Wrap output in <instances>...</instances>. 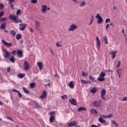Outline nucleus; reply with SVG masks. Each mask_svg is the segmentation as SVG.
<instances>
[{
    "instance_id": "nucleus-1",
    "label": "nucleus",
    "mask_w": 127,
    "mask_h": 127,
    "mask_svg": "<svg viewBox=\"0 0 127 127\" xmlns=\"http://www.w3.org/2000/svg\"><path fill=\"white\" fill-rule=\"evenodd\" d=\"M21 14V9H18L16 11V15H11L10 14L9 15V18L10 19H12L13 21H14L16 23H18L20 22V23H22V20L21 19H18V16L17 15H19L20 14Z\"/></svg>"
},
{
    "instance_id": "nucleus-2",
    "label": "nucleus",
    "mask_w": 127,
    "mask_h": 127,
    "mask_svg": "<svg viewBox=\"0 0 127 127\" xmlns=\"http://www.w3.org/2000/svg\"><path fill=\"white\" fill-rule=\"evenodd\" d=\"M24 69L25 71H28L30 69L29 64L27 62V61H25L23 64Z\"/></svg>"
},
{
    "instance_id": "nucleus-3",
    "label": "nucleus",
    "mask_w": 127,
    "mask_h": 127,
    "mask_svg": "<svg viewBox=\"0 0 127 127\" xmlns=\"http://www.w3.org/2000/svg\"><path fill=\"white\" fill-rule=\"evenodd\" d=\"M96 18H97L98 21L97 23L99 24H101V23H103V18L101 17V15H100L99 14H97V15L96 16Z\"/></svg>"
},
{
    "instance_id": "nucleus-4",
    "label": "nucleus",
    "mask_w": 127,
    "mask_h": 127,
    "mask_svg": "<svg viewBox=\"0 0 127 127\" xmlns=\"http://www.w3.org/2000/svg\"><path fill=\"white\" fill-rule=\"evenodd\" d=\"M77 28H78V27L75 24H73L70 26L68 30L69 31H74V30L77 29Z\"/></svg>"
},
{
    "instance_id": "nucleus-5",
    "label": "nucleus",
    "mask_w": 127,
    "mask_h": 127,
    "mask_svg": "<svg viewBox=\"0 0 127 127\" xmlns=\"http://www.w3.org/2000/svg\"><path fill=\"white\" fill-rule=\"evenodd\" d=\"M41 7H42L41 9V12L42 13H45L46 12V10H47V5H41Z\"/></svg>"
},
{
    "instance_id": "nucleus-6",
    "label": "nucleus",
    "mask_w": 127,
    "mask_h": 127,
    "mask_svg": "<svg viewBox=\"0 0 127 127\" xmlns=\"http://www.w3.org/2000/svg\"><path fill=\"white\" fill-rule=\"evenodd\" d=\"M20 27L19 28V30L21 31H23V30H25V28H26V24H20L19 25Z\"/></svg>"
},
{
    "instance_id": "nucleus-7",
    "label": "nucleus",
    "mask_w": 127,
    "mask_h": 127,
    "mask_svg": "<svg viewBox=\"0 0 127 127\" xmlns=\"http://www.w3.org/2000/svg\"><path fill=\"white\" fill-rule=\"evenodd\" d=\"M93 106L95 108H100L101 107V101H95L93 102Z\"/></svg>"
},
{
    "instance_id": "nucleus-8",
    "label": "nucleus",
    "mask_w": 127,
    "mask_h": 127,
    "mask_svg": "<svg viewBox=\"0 0 127 127\" xmlns=\"http://www.w3.org/2000/svg\"><path fill=\"white\" fill-rule=\"evenodd\" d=\"M1 42L4 45L6 46V47H11L12 46V43H8L3 40H1Z\"/></svg>"
},
{
    "instance_id": "nucleus-9",
    "label": "nucleus",
    "mask_w": 127,
    "mask_h": 127,
    "mask_svg": "<svg viewBox=\"0 0 127 127\" xmlns=\"http://www.w3.org/2000/svg\"><path fill=\"white\" fill-rule=\"evenodd\" d=\"M69 102L71 105H73V106H77V102L76 101V100L75 99H69Z\"/></svg>"
},
{
    "instance_id": "nucleus-10",
    "label": "nucleus",
    "mask_w": 127,
    "mask_h": 127,
    "mask_svg": "<svg viewBox=\"0 0 127 127\" xmlns=\"http://www.w3.org/2000/svg\"><path fill=\"white\" fill-rule=\"evenodd\" d=\"M96 40H97V48L98 50H100V48L101 47V41H100V39H99L98 37H96Z\"/></svg>"
},
{
    "instance_id": "nucleus-11",
    "label": "nucleus",
    "mask_w": 127,
    "mask_h": 127,
    "mask_svg": "<svg viewBox=\"0 0 127 127\" xmlns=\"http://www.w3.org/2000/svg\"><path fill=\"white\" fill-rule=\"evenodd\" d=\"M117 52L118 51H117L110 52V54L111 55V58L112 59H115V58L116 57V54H117Z\"/></svg>"
},
{
    "instance_id": "nucleus-12",
    "label": "nucleus",
    "mask_w": 127,
    "mask_h": 127,
    "mask_svg": "<svg viewBox=\"0 0 127 127\" xmlns=\"http://www.w3.org/2000/svg\"><path fill=\"white\" fill-rule=\"evenodd\" d=\"M98 91V88L97 87H93L90 89V92L92 94H96Z\"/></svg>"
},
{
    "instance_id": "nucleus-13",
    "label": "nucleus",
    "mask_w": 127,
    "mask_h": 127,
    "mask_svg": "<svg viewBox=\"0 0 127 127\" xmlns=\"http://www.w3.org/2000/svg\"><path fill=\"white\" fill-rule=\"evenodd\" d=\"M4 52L5 54L4 56L5 58H9V57H11L10 54H9L8 52H7V50H4Z\"/></svg>"
},
{
    "instance_id": "nucleus-14",
    "label": "nucleus",
    "mask_w": 127,
    "mask_h": 127,
    "mask_svg": "<svg viewBox=\"0 0 127 127\" xmlns=\"http://www.w3.org/2000/svg\"><path fill=\"white\" fill-rule=\"evenodd\" d=\"M37 64L39 68V70H42V68H43V63L42 62H39Z\"/></svg>"
},
{
    "instance_id": "nucleus-15",
    "label": "nucleus",
    "mask_w": 127,
    "mask_h": 127,
    "mask_svg": "<svg viewBox=\"0 0 127 127\" xmlns=\"http://www.w3.org/2000/svg\"><path fill=\"white\" fill-rule=\"evenodd\" d=\"M47 96V94H46V91L44 90L43 92L42 95L40 97L41 99H45Z\"/></svg>"
},
{
    "instance_id": "nucleus-16",
    "label": "nucleus",
    "mask_w": 127,
    "mask_h": 127,
    "mask_svg": "<svg viewBox=\"0 0 127 127\" xmlns=\"http://www.w3.org/2000/svg\"><path fill=\"white\" fill-rule=\"evenodd\" d=\"M76 122H71L69 123H68V125H67V127H74V126H75V125H76Z\"/></svg>"
},
{
    "instance_id": "nucleus-17",
    "label": "nucleus",
    "mask_w": 127,
    "mask_h": 127,
    "mask_svg": "<svg viewBox=\"0 0 127 127\" xmlns=\"http://www.w3.org/2000/svg\"><path fill=\"white\" fill-rule=\"evenodd\" d=\"M68 86L71 89H74V87H75L74 85V82L73 81H70L69 84H68Z\"/></svg>"
},
{
    "instance_id": "nucleus-18",
    "label": "nucleus",
    "mask_w": 127,
    "mask_h": 127,
    "mask_svg": "<svg viewBox=\"0 0 127 127\" xmlns=\"http://www.w3.org/2000/svg\"><path fill=\"white\" fill-rule=\"evenodd\" d=\"M23 52L21 50H18L17 51V55H18L19 57L21 58V57H22L23 56V55L22 54Z\"/></svg>"
},
{
    "instance_id": "nucleus-19",
    "label": "nucleus",
    "mask_w": 127,
    "mask_h": 127,
    "mask_svg": "<svg viewBox=\"0 0 127 127\" xmlns=\"http://www.w3.org/2000/svg\"><path fill=\"white\" fill-rule=\"evenodd\" d=\"M102 41L105 43V44H108V37H107V36L103 37Z\"/></svg>"
},
{
    "instance_id": "nucleus-20",
    "label": "nucleus",
    "mask_w": 127,
    "mask_h": 127,
    "mask_svg": "<svg viewBox=\"0 0 127 127\" xmlns=\"http://www.w3.org/2000/svg\"><path fill=\"white\" fill-rule=\"evenodd\" d=\"M86 3L85 1H81L79 4V6L80 7H83V6H86Z\"/></svg>"
},
{
    "instance_id": "nucleus-21",
    "label": "nucleus",
    "mask_w": 127,
    "mask_h": 127,
    "mask_svg": "<svg viewBox=\"0 0 127 127\" xmlns=\"http://www.w3.org/2000/svg\"><path fill=\"white\" fill-rule=\"evenodd\" d=\"M90 113H91V114H95V115H98V112L96 109H90Z\"/></svg>"
},
{
    "instance_id": "nucleus-22",
    "label": "nucleus",
    "mask_w": 127,
    "mask_h": 127,
    "mask_svg": "<svg viewBox=\"0 0 127 127\" xmlns=\"http://www.w3.org/2000/svg\"><path fill=\"white\" fill-rule=\"evenodd\" d=\"M25 76V73H19L18 75V78L20 79H22V78H24Z\"/></svg>"
},
{
    "instance_id": "nucleus-23",
    "label": "nucleus",
    "mask_w": 127,
    "mask_h": 127,
    "mask_svg": "<svg viewBox=\"0 0 127 127\" xmlns=\"http://www.w3.org/2000/svg\"><path fill=\"white\" fill-rule=\"evenodd\" d=\"M54 121H55V117H54V116L52 115L50 118V122L52 123L54 122Z\"/></svg>"
},
{
    "instance_id": "nucleus-24",
    "label": "nucleus",
    "mask_w": 127,
    "mask_h": 127,
    "mask_svg": "<svg viewBox=\"0 0 127 127\" xmlns=\"http://www.w3.org/2000/svg\"><path fill=\"white\" fill-rule=\"evenodd\" d=\"M89 80H92V82H97V80H95V77L92 75H89Z\"/></svg>"
},
{
    "instance_id": "nucleus-25",
    "label": "nucleus",
    "mask_w": 127,
    "mask_h": 127,
    "mask_svg": "<svg viewBox=\"0 0 127 127\" xmlns=\"http://www.w3.org/2000/svg\"><path fill=\"white\" fill-rule=\"evenodd\" d=\"M10 34H11V35H12V36H13V37H14V36H15V35L16 34V32L14 30H11L10 31Z\"/></svg>"
},
{
    "instance_id": "nucleus-26",
    "label": "nucleus",
    "mask_w": 127,
    "mask_h": 127,
    "mask_svg": "<svg viewBox=\"0 0 127 127\" xmlns=\"http://www.w3.org/2000/svg\"><path fill=\"white\" fill-rule=\"evenodd\" d=\"M99 121L102 124H105V123H106V120H104V119L102 117L99 118Z\"/></svg>"
},
{
    "instance_id": "nucleus-27",
    "label": "nucleus",
    "mask_w": 127,
    "mask_h": 127,
    "mask_svg": "<svg viewBox=\"0 0 127 127\" xmlns=\"http://www.w3.org/2000/svg\"><path fill=\"white\" fill-rule=\"evenodd\" d=\"M106 93H107V91H106V89L102 90L101 92V96H105L106 95Z\"/></svg>"
},
{
    "instance_id": "nucleus-28",
    "label": "nucleus",
    "mask_w": 127,
    "mask_h": 127,
    "mask_svg": "<svg viewBox=\"0 0 127 127\" xmlns=\"http://www.w3.org/2000/svg\"><path fill=\"white\" fill-rule=\"evenodd\" d=\"M78 112H82V111H86V108L84 107H79L77 109Z\"/></svg>"
},
{
    "instance_id": "nucleus-29",
    "label": "nucleus",
    "mask_w": 127,
    "mask_h": 127,
    "mask_svg": "<svg viewBox=\"0 0 127 127\" xmlns=\"http://www.w3.org/2000/svg\"><path fill=\"white\" fill-rule=\"evenodd\" d=\"M5 27H6V23H3L1 25V29H5Z\"/></svg>"
},
{
    "instance_id": "nucleus-30",
    "label": "nucleus",
    "mask_w": 127,
    "mask_h": 127,
    "mask_svg": "<svg viewBox=\"0 0 127 127\" xmlns=\"http://www.w3.org/2000/svg\"><path fill=\"white\" fill-rule=\"evenodd\" d=\"M97 80L99 82H103V81H105V78L100 76L97 78Z\"/></svg>"
},
{
    "instance_id": "nucleus-31",
    "label": "nucleus",
    "mask_w": 127,
    "mask_h": 127,
    "mask_svg": "<svg viewBox=\"0 0 127 127\" xmlns=\"http://www.w3.org/2000/svg\"><path fill=\"white\" fill-rule=\"evenodd\" d=\"M81 84H89L90 83V81H86L85 80H81Z\"/></svg>"
},
{
    "instance_id": "nucleus-32",
    "label": "nucleus",
    "mask_w": 127,
    "mask_h": 127,
    "mask_svg": "<svg viewBox=\"0 0 127 127\" xmlns=\"http://www.w3.org/2000/svg\"><path fill=\"white\" fill-rule=\"evenodd\" d=\"M93 22H94V16L92 15V17L90 19V22L89 24V25H92V24H93Z\"/></svg>"
},
{
    "instance_id": "nucleus-33",
    "label": "nucleus",
    "mask_w": 127,
    "mask_h": 127,
    "mask_svg": "<svg viewBox=\"0 0 127 127\" xmlns=\"http://www.w3.org/2000/svg\"><path fill=\"white\" fill-rule=\"evenodd\" d=\"M21 38V35L20 34H17L16 35V39H17L18 40H19Z\"/></svg>"
},
{
    "instance_id": "nucleus-34",
    "label": "nucleus",
    "mask_w": 127,
    "mask_h": 127,
    "mask_svg": "<svg viewBox=\"0 0 127 127\" xmlns=\"http://www.w3.org/2000/svg\"><path fill=\"white\" fill-rule=\"evenodd\" d=\"M9 61H10L11 62H12V63H14V62L15 61V59H14V57L13 56L11 57V58L9 59Z\"/></svg>"
},
{
    "instance_id": "nucleus-35",
    "label": "nucleus",
    "mask_w": 127,
    "mask_h": 127,
    "mask_svg": "<svg viewBox=\"0 0 127 127\" xmlns=\"http://www.w3.org/2000/svg\"><path fill=\"white\" fill-rule=\"evenodd\" d=\"M23 90L24 93H25L26 94H28V93H29L28 90H27V89H26L25 87H23Z\"/></svg>"
},
{
    "instance_id": "nucleus-36",
    "label": "nucleus",
    "mask_w": 127,
    "mask_h": 127,
    "mask_svg": "<svg viewBox=\"0 0 127 127\" xmlns=\"http://www.w3.org/2000/svg\"><path fill=\"white\" fill-rule=\"evenodd\" d=\"M35 25L37 27H38V26H39V25H40V22H39L38 21H36L35 22Z\"/></svg>"
},
{
    "instance_id": "nucleus-37",
    "label": "nucleus",
    "mask_w": 127,
    "mask_h": 127,
    "mask_svg": "<svg viewBox=\"0 0 127 127\" xmlns=\"http://www.w3.org/2000/svg\"><path fill=\"white\" fill-rule=\"evenodd\" d=\"M122 72H123V69L121 68H120L117 70L118 74H122Z\"/></svg>"
},
{
    "instance_id": "nucleus-38",
    "label": "nucleus",
    "mask_w": 127,
    "mask_h": 127,
    "mask_svg": "<svg viewBox=\"0 0 127 127\" xmlns=\"http://www.w3.org/2000/svg\"><path fill=\"white\" fill-rule=\"evenodd\" d=\"M106 76V72H102L100 74V76L102 77L103 78H104V77H105Z\"/></svg>"
},
{
    "instance_id": "nucleus-39",
    "label": "nucleus",
    "mask_w": 127,
    "mask_h": 127,
    "mask_svg": "<svg viewBox=\"0 0 127 127\" xmlns=\"http://www.w3.org/2000/svg\"><path fill=\"white\" fill-rule=\"evenodd\" d=\"M56 45L57 46V47H62V46H63V45L59 42H57Z\"/></svg>"
},
{
    "instance_id": "nucleus-40",
    "label": "nucleus",
    "mask_w": 127,
    "mask_h": 127,
    "mask_svg": "<svg viewBox=\"0 0 127 127\" xmlns=\"http://www.w3.org/2000/svg\"><path fill=\"white\" fill-rule=\"evenodd\" d=\"M30 88L33 89V88H35V84L34 83H31L30 85Z\"/></svg>"
},
{
    "instance_id": "nucleus-41",
    "label": "nucleus",
    "mask_w": 127,
    "mask_h": 127,
    "mask_svg": "<svg viewBox=\"0 0 127 127\" xmlns=\"http://www.w3.org/2000/svg\"><path fill=\"white\" fill-rule=\"evenodd\" d=\"M65 99H68V96H67L66 95H63L62 97V100H65Z\"/></svg>"
},
{
    "instance_id": "nucleus-42",
    "label": "nucleus",
    "mask_w": 127,
    "mask_h": 127,
    "mask_svg": "<svg viewBox=\"0 0 127 127\" xmlns=\"http://www.w3.org/2000/svg\"><path fill=\"white\" fill-rule=\"evenodd\" d=\"M88 75V72L85 73V71L82 72V76L83 77H86V76Z\"/></svg>"
},
{
    "instance_id": "nucleus-43",
    "label": "nucleus",
    "mask_w": 127,
    "mask_h": 127,
    "mask_svg": "<svg viewBox=\"0 0 127 127\" xmlns=\"http://www.w3.org/2000/svg\"><path fill=\"white\" fill-rule=\"evenodd\" d=\"M72 1L74 2V3L76 4H78V3H80V2L78 0H72Z\"/></svg>"
},
{
    "instance_id": "nucleus-44",
    "label": "nucleus",
    "mask_w": 127,
    "mask_h": 127,
    "mask_svg": "<svg viewBox=\"0 0 127 127\" xmlns=\"http://www.w3.org/2000/svg\"><path fill=\"white\" fill-rule=\"evenodd\" d=\"M112 124H113V125H115V126H116V127H119V125H118V124H117V123H116V121H112Z\"/></svg>"
},
{
    "instance_id": "nucleus-45",
    "label": "nucleus",
    "mask_w": 127,
    "mask_h": 127,
    "mask_svg": "<svg viewBox=\"0 0 127 127\" xmlns=\"http://www.w3.org/2000/svg\"><path fill=\"white\" fill-rule=\"evenodd\" d=\"M110 21H111V19H110V18H107L105 20V23H109V22H110Z\"/></svg>"
},
{
    "instance_id": "nucleus-46",
    "label": "nucleus",
    "mask_w": 127,
    "mask_h": 127,
    "mask_svg": "<svg viewBox=\"0 0 127 127\" xmlns=\"http://www.w3.org/2000/svg\"><path fill=\"white\" fill-rule=\"evenodd\" d=\"M31 3H37V0H31Z\"/></svg>"
},
{
    "instance_id": "nucleus-47",
    "label": "nucleus",
    "mask_w": 127,
    "mask_h": 127,
    "mask_svg": "<svg viewBox=\"0 0 127 127\" xmlns=\"http://www.w3.org/2000/svg\"><path fill=\"white\" fill-rule=\"evenodd\" d=\"M121 64H122V62L121 61H118V64L117 65V68H119V67L121 66Z\"/></svg>"
},
{
    "instance_id": "nucleus-48",
    "label": "nucleus",
    "mask_w": 127,
    "mask_h": 127,
    "mask_svg": "<svg viewBox=\"0 0 127 127\" xmlns=\"http://www.w3.org/2000/svg\"><path fill=\"white\" fill-rule=\"evenodd\" d=\"M127 101V97H124L122 99V102H126Z\"/></svg>"
},
{
    "instance_id": "nucleus-49",
    "label": "nucleus",
    "mask_w": 127,
    "mask_h": 127,
    "mask_svg": "<svg viewBox=\"0 0 127 127\" xmlns=\"http://www.w3.org/2000/svg\"><path fill=\"white\" fill-rule=\"evenodd\" d=\"M107 119H110V118H111L113 117V115L112 114H109L108 115H107Z\"/></svg>"
},
{
    "instance_id": "nucleus-50",
    "label": "nucleus",
    "mask_w": 127,
    "mask_h": 127,
    "mask_svg": "<svg viewBox=\"0 0 127 127\" xmlns=\"http://www.w3.org/2000/svg\"><path fill=\"white\" fill-rule=\"evenodd\" d=\"M3 8V4L0 3V9H2Z\"/></svg>"
},
{
    "instance_id": "nucleus-51",
    "label": "nucleus",
    "mask_w": 127,
    "mask_h": 127,
    "mask_svg": "<svg viewBox=\"0 0 127 127\" xmlns=\"http://www.w3.org/2000/svg\"><path fill=\"white\" fill-rule=\"evenodd\" d=\"M35 106H36V107L37 108H40V106H39V105L37 103L35 102Z\"/></svg>"
},
{
    "instance_id": "nucleus-52",
    "label": "nucleus",
    "mask_w": 127,
    "mask_h": 127,
    "mask_svg": "<svg viewBox=\"0 0 127 127\" xmlns=\"http://www.w3.org/2000/svg\"><path fill=\"white\" fill-rule=\"evenodd\" d=\"M18 96L19 97V98H21V97H22V95H21V93H20V92H19V91L18 92Z\"/></svg>"
},
{
    "instance_id": "nucleus-53",
    "label": "nucleus",
    "mask_w": 127,
    "mask_h": 127,
    "mask_svg": "<svg viewBox=\"0 0 127 127\" xmlns=\"http://www.w3.org/2000/svg\"><path fill=\"white\" fill-rule=\"evenodd\" d=\"M6 70L7 73H8V72H9V71H10V67H7Z\"/></svg>"
},
{
    "instance_id": "nucleus-54",
    "label": "nucleus",
    "mask_w": 127,
    "mask_h": 127,
    "mask_svg": "<svg viewBox=\"0 0 127 127\" xmlns=\"http://www.w3.org/2000/svg\"><path fill=\"white\" fill-rule=\"evenodd\" d=\"M54 77H57L58 79H59L60 78L59 75L57 74V73L55 74Z\"/></svg>"
},
{
    "instance_id": "nucleus-55",
    "label": "nucleus",
    "mask_w": 127,
    "mask_h": 127,
    "mask_svg": "<svg viewBox=\"0 0 127 127\" xmlns=\"http://www.w3.org/2000/svg\"><path fill=\"white\" fill-rule=\"evenodd\" d=\"M53 115H55V112L53 111L50 113V116H53Z\"/></svg>"
},
{
    "instance_id": "nucleus-56",
    "label": "nucleus",
    "mask_w": 127,
    "mask_h": 127,
    "mask_svg": "<svg viewBox=\"0 0 127 127\" xmlns=\"http://www.w3.org/2000/svg\"><path fill=\"white\" fill-rule=\"evenodd\" d=\"M50 52L52 54V55H54V52L53 51V50H52V49L50 50Z\"/></svg>"
},
{
    "instance_id": "nucleus-57",
    "label": "nucleus",
    "mask_w": 127,
    "mask_h": 127,
    "mask_svg": "<svg viewBox=\"0 0 127 127\" xmlns=\"http://www.w3.org/2000/svg\"><path fill=\"white\" fill-rule=\"evenodd\" d=\"M15 53H16V51L14 50L12 51V54H13V55H15Z\"/></svg>"
},
{
    "instance_id": "nucleus-58",
    "label": "nucleus",
    "mask_w": 127,
    "mask_h": 127,
    "mask_svg": "<svg viewBox=\"0 0 127 127\" xmlns=\"http://www.w3.org/2000/svg\"><path fill=\"white\" fill-rule=\"evenodd\" d=\"M101 99L102 100H103V101H106V98H105L104 96H101Z\"/></svg>"
},
{
    "instance_id": "nucleus-59",
    "label": "nucleus",
    "mask_w": 127,
    "mask_h": 127,
    "mask_svg": "<svg viewBox=\"0 0 127 127\" xmlns=\"http://www.w3.org/2000/svg\"><path fill=\"white\" fill-rule=\"evenodd\" d=\"M3 15V11H1L0 12V17H1Z\"/></svg>"
},
{
    "instance_id": "nucleus-60",
    "label": "nucleus",
    "mask_w": 127,
    "mask_h": 127,
    "mask_svg": "<svg viewBox=\"0 0 127 127\" xmlns=\"http://www.w3.org/2000/svg\"><path fill=\"white\" fill-rule=\"evenodd\" d=\"M101 117H103L104 119H107V116L106 115H101Z\"/></svg>"
},
{
    "instance_id": "nucleus-61",
    "label": "nucleus",
    "mask_w": 127,
    "mask_h": 127,
    "mask_svg": "<svg viewBox=\"0 0 127 127\" xmlns=\"http://www.w3.org/2000/svg\"><path fill=\"white\" fill-rule=\"evenodd\" d=\"M110 26V24H107L106 27V29H108L109 28V27Z\"/></svg>"
},
{
    "instance_id": "nucleus-62",
    "label": "nucleus",
    "mask_w": 127,
    "mask_h": 127,
    "mask_svg": "<svg viewBox=\"0 0 127 127\" xmlns=\"http://www.w3.org/2000/svg\"><path fill=\"white\" fill-rule=\"evenodd\" d=\"M90 127H97V125H92Z\"/></svg>"
},
{
    "instance_id": "nucleus-63",
    "label": "nucleus",
    "mask_w": 127,
    "mask_h": 127,
    "mask_svg": "<svg viewBox=\"0 0 127 127\" xmlns=\"http://www.w3.org/2000/svg\"><path fill=\"white\" fill-rule=\"evenodd\" d=\"M1 19H2V20H3V21H4V20H6V19H7V18H2Z\"/></svg>"
},
{
    "instance_id": "nucleus-64",
    "label": "nucleus",
    "mask_w": 127,
    "mask_h": 127,
    "mask_svg": "<svg viewBox=\"0 0 127 127\" xmlns=\"http://www.w3.org/2000/svg\"><path fill=\"white\" fill-rule=\"evenodd\" d=\"M12 91L16 92V93H18V91H17V90H15V89H13Z\"/></svg>"
}]
</instances>
